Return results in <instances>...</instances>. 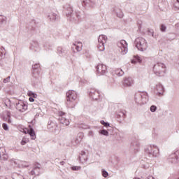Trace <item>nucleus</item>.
<instances>
[{"label":"nucleus","mask_w":179,"mask_h":179,"mask_svg":"<svg viewBox=\"0 0 179 179\" xmlns=\"http://www.w3.org/2000/svg\"><path fill=\"white\" fill-rule=\"evenodd\" d=\"M66 107L68 108H75L76 106V99H78V92L74 90H69L66 94Z\"/></svg>","instance_id":"f257e3e1"},{"label":"nucleus","mask_w":179,"mask_h":179,"mask_svg":"<svg viewBox=\"0 0 179 179\" xmlns=\"http://www.w3.org/2000/svg\"><path fill=\"white\" fill-rule=\"evenodd\" d=\"M134 100L136 104L138 106H143L149 101V96L148 92H138L135 94Z\"/></svg>","instance_id":"f03ea898"},{"label":"nucleus","mask_w":179,"mask_h":179,"mask_svg":"<svg viewBox=\"0 0 179 179\" xmlns=\"http://www.w3.org/2000/svg\"><path fill=\"white\" fill-rule=\"evenodd\" d=\"M159 153V148L157 145L151 144L145 148V154L149 157H158Z\"/></svg>","instance_id":"7ed1b4c3"},{"label":"nucleus","mask_w":179,"mask_h":179,"mask_svg":"<svg viewBox=\"0 0 179 179\" xmlns=\"http://www.w3.org/2000/svg\"><path fill=\"white\" fill-rule=\"evenodd\" d=\"M153 72L157 76H163L166 73V65L162 62L155 64L153 66Z\"/></svg>","instance_id":"20e7f679"},{"label":"nucleus","mask_w":179,"mask_h":179,"mask_svg":"<svg viewBox=\"0 0 179 179\" xmlns=\"http://www.w3.org/2000/svg\"><path fill=\"white\" fill-rule=\"evenodd\" d=\"M136 47L138 51H146L148 50V42L143 38H137L135 40Z\"/></svg>","instance_id":"39448f33"},{"label":"nucleus","mask_w":179,"mask_h":179,"mask_svg":"<svg viewBox=\"0 0 179 179\" xmlns=\"http://www.w3.org/2000/svg\"><path fill=\"white\" fill-rule=\"evenodd\" d=\"M107 36L100 35L99 36L97 48L98 50H99V51H104V50H106L104 44L107 43Z\"/></svg>","instance_id":"423d86ee"},{"label":"nucleus","mask_w":179,"mask_h":179,"mask_svg":"<svg viewBox=\"0 0 179 179\" xmlns=\"http://www.w3.org/2000/svg\"><path fill=\"white\" fill-rule=\"evenodd\" d=\"M117 47L120 48V52L125 55L128 52V43L125 40H122L117 43Z\"/></svg>","instance_id":"0eeeda50"},{"label":"nucleus","mask_w":179,"mask_h":179,"mask_svg":"<svg viewBox=\"0 0 179 179\" xmlns=\"http://www.w3.org/2000/svg\"><path fill=\"white\" fill-rule=\"evenodd\" d=\"M58 115H59V121L60 122V124H62L63 125H66V127H68V125H69L70 122L69 119H66V117H65V115H66V113L63 112V111H59L58 113Z\"/></svg>","instance_id":"6e6552de"},{"label":"nucleus","mask_w":179,"mask_h":179,"mask_svg":"<svg viewBox=\"0 0 179 179\" xmlns=\"http://www.w3.org/2000/svg\"><path fill=\"white\" fill-rule=\"evenodd\" d=\"M96 71L99 75H106L107 73V66L99 64L96 66Z\"/></svg>","instance_id":"1a4fd4ad"},{"label":"nucleus","mask_w":179,"mask_h":179,"mask_svg":"<svg viewBox=\"0 0 179 179\" xmlns=\"http://www.w3.org/2000/svg\"><path fill=\"white\" fill-rule=\"evenodd\" d=\"M16 109L20 113H24L27 110V104L24 103L23 101H18L16 103Z\"/></svg>","instance_id":"9d476101"},{"label":"nucleus","mask_w":179,"mask_h":179,"mask_svg":"<svg viewBox=\"0 0 179 179\" xmlns=\"http://www.w3.org/2000/svg\"><path fill=\"white\" fill-rule=\"evenodd\" d=\"M33 69V77L34 78L35 80H38L40 77L38 76V73H40V64H35L32 66Z\"/></svg>","instance_id":"9b49d317"},{"label":"nucleus","mask_w":179,"mask_h":179,"mask_svg":"<svg viewBox=\"0 0 179 179\" xmlns=\"http://www.w3.org/2000/svg\"><path fill=\"white\" fill-rule=\"evenodd\" d=\"M134 84L135 83H134V78L131 77H125L122 83L124 87H132Z\"/></svg>","instance_id":"f8f14e48"},{"label":"nucleus","mask_w":179,"mask_h":179,"mask_svg":"<svg viewBox=\"0 0 179 179\" xmlns=\"http://www.w3.org/2000/svg\"><path fill=\"white\" fill-rule=\"evenodd\" d=\"M140 146H141V144L139 143V141H138V140H134L131 143L130 149L134 153H136V152H139Z\"/></svg>","instance_id":"ddd939ff"},{"label":"nucleus","mask_w":179,"mask_h":179,"mask_svg":"<svg viewBox=\"0 0 179 179\" xmlns=\"http://www.w3.org/2000/svg\"><path fill=\"white\" fill-rule=\"evenodd\" d=\"M168 160L171 163H178V162H179V151H176V152L169 155Z\"/></svg>","instance_id":"4468645a"},{"label":"nucleus","mask_w":179,"mask_h":179,"mask_svg":"<svg viewBox=\"0 0 179 179\" xmlns=\"http://www.w3.org/2000/svg\"><path fill=\"white\" fill-rule=\"evenodd\" d=\"M40 171H41V165L40 164H35L30 174L31 176H40Z\"/></svg>","instance_id":"2eb2a0df"},{"label":"nucleus","mask_w":179,"mask_h":179,"mask_svg":"<svg viewBox=\"0 0 179 179\" xmlns=\"http://www.w3.org/2000/svg\"><path fill=\"white\" fill-rule=\"evenodd\" d=\"M88 94L93 100H97L100 96V92L95 89H91L90 91L88 92Z\"/></svg>","instance_id":"dca6fc26"},{"label":"nucleus","mask_w":179,"mask_h":179,"mask_svg":"<svg viewBox=\"0 0 179 179\" xmlns=\"http://www.w3.org/2000/svg\"><path fill=\"white\" fill-rule=\"evenodd\" d=\"M82 139H83V133L82 132L78 133L77 136L74 138L73 140L72 141V145H73V146H76V145H79V143L82 142Z\"/></svg>","instance_id":"f3484780"},{"label":"nucleus","mask_w":179,"mask_h":179,"mask_svg":"<svg viewBox=\"0 0 179 179\" xmlns=\"http://www.w3.org/2000/svg\"><path fill=\"white\" fill-rule=\"evenodd\" d=\"M156 94L157 96H163V93H164V87L161 83H158L156 85L155 87Z\"/></svg>","instance_id":"a211bd4d"},{"label":"nucleus","mask_w":179,"mask_h":179,"mask_svg":"<svg viewBox=\"0 0 179 179\" xmlns=\"http://www.w3.org/2000/svg\"><path fill=\"white\" fill-rule=\"evenodd\" d=\"M29 49L31 50V51H38V50H40V44H38V42L36 40L31 41Z\"/></svg>","instance_id":"6ab92c4d"},{"label":"nucleus","mask_w":179,"mask_h":179,"mask_svg":"<svg viewBox=\"0 0 179 179\" xmlns=\"http://www.w3.org/2000/svg\"><path fill=\"white\" fill-rule=\"evenodd\" d=\"M68 16H70V20L71 22H78L79 19L80 18V15H79L78 13H71L70 14H67Z\"/></svg>","instance_id":"aec40b11"},{"label":"nucleus","mask_w":179,"mask_h":179,"mask_svg":"<svg viewBox=\"0 0 179 179\" xmlns=\"http://www.w3.org/2000/svg\"><path fill=\"white\" fill-rule=\"evenodd\" d=\"M55 128H57V122H55V121L49 120L48 122V129L52 132Z\"/></svg>","instance_id":"412c9836"},{"label":"nucleus","mask_w":179,"mask_h":179,"mask_svg":"<svg viewBox=\"0 0 179 179\" xmlns=\"http://www.w3.org/2000/svg\"><path fill=\"white\" fill-rule=\"evenodd\" d=\"M83 47V45L82 44V42H78L77 43H73L72 48H75L76 51L80 52L82 51V48Z\"/></svg>","instance_id":"4be33fe9"},{"label":"nucleus","mask_w":179,"mask_h":179,"mask_svg":"<svg viewBox=\"0 0 179 179\" xmlns=\"http://www.w3.org/2000/svg\"><path fill=\"white\" fill-rule=\"evenodd\" d=\"M66 52V50L65 48L62 47H58L57 49V53L60 56V57H64V55Z\"/></svg>","instance_id":"5701e85b"},{"label":"nucleus","mask_w":179,"mask_h":179,"mask_svg":"<svg viewBox=\"0 0 179 179\" xmlns=\"http://www.w3.org/2000/svg\"><path fill=\"white\" fill-rule=\"evenodd\" d=\"M113 75H116V76H123L124 71L121 69H116L113 71Z\"/></svg>","instance_id":"b1692460"},{"label":"nucleus","mask_w":179,"mask_h":179,"mask_svg":"<svg viewBox=\"0 0 179 179\" xmlns=\"http://www.w3.org/2000/svg\"><path fill=\"white\" fill-rule=\"evenodd\" d=\"M2 150H5L3 148L0 149V159L1 160H8V155L5 152H2Z\"/></svg>","instance_id":"393cba45"},{"label":"nucleus","mask_w":179,"mask_h":179,"mask_svg":"<svg viewBox=\"0 0 179 179\" xmlns=\"http://www.w3.org/2000/svg\"><path fill=\"white\" fill-rule=\"evenodd\" d=\"M85 155H86V152L82 151L81 156L79 157V159L80 162H87V157ZM84 156H85V157H84Z\"/></svg>","instance_id":"a878e982"},{"label":"nucleus","mask_w":179,"mask_h":179,"mask_svg":"<svg viewBox=\"0 0 179 179\" xmlns=\"http://www.w3.org/2000/svg\"><path fill=\"white\" fill-rule=\"evenodd\" d=\"M49 19L54 22L55 20H57V17H58V15H57L56 13H50V15H48Z\"/></svg>","instance_id":"bb28decb"},{"label":"nucleus","mask_w":179,"mask_h":179,"mask_svg":"<svg viewBox=\"0 0 179 179\" xmlns=\"http://www.w3.org/2000/svg\"><path fill=\"white\" fill-rule=\"evenodd\" d=\"M136 62H142V59L139 56L135 57V60H131V64H136Z\"/></svg>","instance_id":"cd10ccee"},{"label":"nucleus","mask_w":179,"mask_h":179,"mask_svg":"<svg viewBox=\"0 0 179 179\" xmlns=\"http://www.w3.org/2000/svg\"><path fill=\"white\" fill-rule=\"evenodd\" d=\"M118 115L120 117V118H125V117H127V111L120 110L118 113Z\"/></svg>","instance_id":"c85d7f7f"},{"label":"nucleus","mask_w":179,"mask_h":179,"mask_svg":"<svg viewBox=\"0 0 179 179\" xmlns=\"http://www.w3.org/2000/svg\"><path fill=\"white\" fill-rule=\"evenodd\" d=\"M175 34L177 37L179 36V23H177L175 25Z\"/></svg>","instance_id":"c756f323"},{"label":"nucleus","mask_w":179,"mask_h":179,"mask_svg":"<svg viewBox=\"0 0 179 179\" xmlns=\"http://www.w3.org/2000/svg\"><path fill=\"white\" fill-rule=\"evenodd\" d=\"M29 134L30 135L31 139H36V133L33 129L29 131Z\"/></svg>","instance_id":"7c9ffc66"},{"label":"nucleus","mask_w":179,"mask_h":179,"mask_svg":"<svg viewBox=\"0 0 179 179\" xmlns=\"http://www.w3.org/2000/svg\"><path fill=\"white\" fill-rule=\"evenodd\" d=\"M116 15L117 17H120V19H122V17H124V13H122V10H118L117 11H116Z\"/></svg>","instance_id":"2f4dec72"},{"label":"nucleus","mask_w":179,"mask_h":179,"mask_svg":"<svg viewBox=\"0 0 179 179\" xmlns=\"http://www.w3.org/2000/svg\"><path fill=\"white\" fill-rule=\"evenodd\" d=\"M6 23V17L0 15V24H4Z\"/></svg>","instance_id":"473e14b6"},{"label":"nucleus","mask_w":179,"mask_h":179,"mask_svg":"<svg viewBox=\"0 0 179 179\" xmlns=\"http://www.w3.org/2000/svg\"><path fill=\"white\" fill-rule=\"evenodd\" d=\"M78 128H80V129H89L90 127L87 124H81L78 126Z\"/></svg>","instance_id":"72a5a7b5"},{"label":"nucleus","mask_w":179,"mask_h":179,"mask_svg":"<svg viewBox=\"0 0 179 179\" xmlns=\"http://www.w3.org/2000/svg\"><path fill=\"white\" fill-rule=\"evenodd\" d=\"M99 134H101V135H103L104 136H108V131L106 129L100 130Z\"/></svg>","instance_id":"f704fd0d"},{"label":"nucleus","mask_w":179,"mask_h":179,"mask_svg":"<svg viewBox=\"0 0 179 179\" xmlns=\"http://www.w3.org/2000/svg\"><path fill=\"white\" fill-rule=\"evenodd\" d=\"M156 110H157V106L152 105L150 108V111H151V113H156Z\"/></svg>","instance_id":"c9c22d12"},{"label":"nucleus","mask_w":179,"mask_h":179,"mask_svg":"<svg viewBox=\"0 0 179 179\" xmlns=\"http://www.w3.org/2000/svg\"><path fill=\"white\" fill-rule=\"evenodd\" d=\"M95 6H96V1L94 0H91L88 7L89 8H94Z\"/></svg>","instance_id":"e433bc0d"},{"label":"nucleus","mask_w":179,"mask_h":179,"mask_svg":"<svg viewBox=\"0 0 179 179\" xmlns=\"http://www.w3.org/2000/svg\"><path fill=\"white\" fill-rule=\"evenodd\" d=\"M90 1L91 0H83V5L89 7V5H90Z\"/></svg>","instance_id":"4c0bfd02"},{"label":"nucleus","mask_w":179,"mask_h":179,"mask_svg":"<svg viewBox=\"0 0 179 179\" xmlns=\"http://www.w3.org/2000/svg\"><path fill=\"white\" fill-rule=\"evenodd\" d=\"M4 50L5 49L0 48V61L2 59V56L5 55Z\"/></svg>","instance_id":"58836bf2"},{"label":"nucleus","mask_w":179,"mask_h":179,"mask_svg":"<svg viewBox=\"0 0 179 179\" xmlns=\"http://www.w3.org/2000/svg\"><path fill=\"white\" fill-rule=\"evenodd\" d=\"M101 124L103 125V127H106V128H108V127H110V123L106 122L104 120H101Z\"/></svg>","instance_id":"ea45409f"},{"label":"nucleus","mask_w":179,"mask_h":179,"mask_svg":"<svg viewBox=\"0 0 179 179\" xmlns=\"http://www.w3.org/2000/svg\"><path fill=\"white\" fill-rule=\"evenodd\" d=\"M102 176L103 177H104L105 178H107V177H108V172H107L105 170H102Z\"/></svg>","instance_id":"a19ab883"},{"label":"nucleus","mask_w":179,"mask_h":179,"mask_svg":"<svg viewBox=\"0 0 179 179\" xmlns=\"http://www.w3.org/2000/svg\"><path fill=\"white\" fill-rule=\"evenodd\" d=\"M166 29H167V27H166L164 24H162V25L160 26V30H161V31L164 32V31H166Z\"/></svg>","instance_id":"79ce46f5"},{"label":"nucleus","mask_w":179,"mask_h":179,"mask_svg":"<svg viewBox=\"0 0 179 179\" xmlns=\"http://www.w3.org/2000/svg\"><path fill=\"white\" fill-rule=\"evenodd\" d=\"M2 127L4 131H9V127H8V124L6 123H3Z\"/></svg>","instance_id":"37998d69"},{"label":"nucleus","mask_w":179,"mask_h":179,"mask_svg":"<svg viewBox=\"0 0 179 179\" xmlns=\"http://www.w3.org/2000/svg\"><path fill=\"white\" fill-rule=\"evenodd\" d=\"M80 166H72L71 170H73V171H78L80 170Z\"/></svg>","instance_id":"c03bdc74"},{"label":"nucleus","mask_w":179,"mask_h":179,"mask_svg":"<svg viewBox=\"0 0 179 179\" xmlns=\"http://www.w3.org/2000/svg\"><path fill=\"white\" fill-rule=\"evenodd\" d=\"M10 80V76H8V78H5L3 82V83H9Z\"/></svg>","instance_id":"a18cd8bd"},{"label":"nucleus","mask_w":179,"mask_h":179,"mask_svg":"<svg viewBox=\"0 0 179 179\" xmlns=\"http://www.w3.org/2000/svg\"><path fill=\"white\" fill-rule=\"evenodd\" d=\"M88 136H91V138H93L94 136V133L93 132V131H90L88 132Z\"/></svg>","instance_id":"49530a36"},{"label":"nucleus","mask_w":179,"mask_h":179,"mask_svg":"<svg viewBox=\"0 0 179 179\" xmlns=\"http://www.w3.org/2000/svg\"><path fill=\"white\" fill-rule=\"evenodd\" d=\"M26 143H27V141L24 138H23L21 141V145H26Z\"/></svg>","instance_id":"de8ad7c7"},{"label":"nucleus","mask_w":179,"mask_h":179,"mask_svg":"<svg viewBox=\"0 0 179 179\" xmlns=\"http://www.w3.org/2000/svg\"><path fill=\"white\" fill-rule=\"evenodd\" d=\"M33 94H34V92H31V91H29V92H28V96H32Z\"/></svg>","instance_id":"09e8293b"},{"label":"nucleus","mask_w":179,"mask_h":179,"mask_svg":"<svg viewBox=\"0 0 179 179\" xmlns=\"http://www.w3.org/2000/svg\"><path fill=\"white\" fill-rule=\"evenodd\" d=\"M7 122H8V124H12V120H10V117H8V118H7Z\"/></svg>","instance_id":"8fccbe9b"},{"label":"nucleus","mask_w":179,"mask_h":179,"mask_svg":"<svg viewBox=\"0 0 179 179\" xmlns=\"http://www.w3.org/2000/svg\"><path fill=\"white\" fill-rule=\"evenodd\" d=\"M6 115H7V118H10L11 114L9 111H8L7 113H6Z\"/></svg>","instance_id":"3c124183"},{"label":"nucleus","mask_w":179,"mask_h":179,"mask_svg":"<svg viewBox=\"0 0 179 179\" xmlns=\"http://www.w3.org/2000/svg\"><path fill=\"white\" fill-rule=\"evenodd\" d=\"M149 31V33H150V34H151V36H152V37H155V36L153 35V30H149L148 31Z\"/></svg>","instance_id":"603ef678"},{"label":"nucleus","mask_w":179,"mask_h":179,"mask_svg":"<svg viewBox=\"0 0 179 179\" xmlns=\"http://www.w3.org/2000/svg\"><path fill=\"white\" fill-rule=\"evenodd\" d=\"M36 97H37V94H36V93L32 94L33 99H36Z\"/></svg>","instance_id":"864d4df0"},{"label":"nucleus","mask_w":179,"mask_h":179,"mask_svg":"<svg viewBox=\"0 0 179 179\" xmlns=\"http://www.w3.org/2000/svg\"><path fill=\"white\" fill-rule=\"evenodd\" d=\"M29 101H31V103H33V101H34V98L29 97Z\"/></svg>","instance_id":"5fc2aeb1"},{"label":"nucleus","mask_w":179,"mask_h":179,"mask_svg":"<svg viewBox=\"0 0 179 179\" xmlns=\"http://www.w3.org/2000/svg\"><path fill=\"white\" fill-rule=\"evenodd\" d=\"M60 164H61V166H64V164H65V162L64 161L60 162Z\"/></svg>","instance_id":"6e6d98bb"},{"label":"nucleus","mask_w":179,"mask_h":179,"mask_svg":"<svg viewBox=\"0 0 179 179\" xmlns=\"http://www.w3.org/2000/svg\"><path fill=\"white\" fill-rule=\"evenodd\" d=\"M0 179H8V178H5V177L1 176V177H0Z\"/></svg>","instance_id":"4d7b16f0"},{"label":"nucleus","mask_w":179,"mask_h":179,"mask_svg":"<svg viewBox=\"0 0 179 179\" xmlns=\"http://www.w3.org/2000/svg\"><path fill=\"white\" fill-rule=\"evenodd\" d=\"M141 23H142V22H141V21L138 22V24H141Z\"/></svg>","instance_id":"13d9d810"},{"label":"nucleus","mask_w":179,"mask_h":179,"mask_svg":"<svg viewBox=\"0 0 179 179\" xmlns=\"http://www.w3.org/2000/svg\"><path fill=\"white\" fill-rule=\"evenodd\" d=\"M24 167H29V165H24Z\"/></svg>","instance_id":"bf43d9fd"},{"label":"nucleus","mask_w":179,"mask_h":179,"mask_svg":"<svg viewBox=\"0 0 179 179\" xmlns=\"http://www.w3.org/2000/svg\"><path fill=\"white\" fill-rule=\"evenodd\" d=\"M140 28H141V25L138 26V29H140Z\"/></svg>","instance_id":"052dcab7"},{"label":"nucleus","mask_w":179,"mask_h":179,"mask_svg":"<svg viewBox=\"0 0 179 179\" xmlns=\"http://www.w3.org/2000/svg\"><path fill=\"white\" fill-rule=\"evenodd\" d=\"M177 2H179V0H177Z\"/></svg>","instance_id":"680f3d73"}]
</instances>
